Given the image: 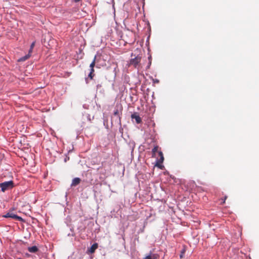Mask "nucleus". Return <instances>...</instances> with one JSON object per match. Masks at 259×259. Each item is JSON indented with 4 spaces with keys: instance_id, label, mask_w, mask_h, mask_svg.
<instances>
[{
    "instance_id": "nucleus-1",
    "label": "nucleus",
    "mask_w": 259,
    "mask_h": 259,
    "mask_svg": "<svg viewBox=\"0 0 259 259\" xmlns=\"http://www.w3.org/2000/svg\"><path fill=\"white\" fill-rule=\"evenodd\" d=\"M14 183L12 181H7L0 183V188L3 192L12 189L14 187Z\"/></svg>"
},
{
    "instance_id": "nucleus-2",
    "label": "nucleus",
    "mask_w": 259,
    "mask_h": 259,
    "mask_svg": "<svg viewBox=\"0 0 259 259\" xmlns=\"http://www.w3.org/2000/svg\"><path fill=\"white\" fill-rule=\"evenodd\" d=\"M3 217L6 218H10L22 222H25V221L23 219L14 214L11 211L7 212L5 215H3Z\"/></svg>"
},
{
    "instance_id": "nucleus-3",
    "label": "nucleus",
    "mask_w": 259,
    "mask_h": 259,
    "mask_svg": "<svg viewBox=\"0 0 259 259\" xmlns=\"http://www.w3.org/2000/svg\"><path fill=\"white\" fill-rule=\"evenodd\" d=\"M141 60L140 56L135 57L134 58L131 59L130 62V65H133L135 68H137Z\"/></svg>"
},
{
    "instance_id": "nucleus-4",
    "label": "nucleus",
    "mask_w": 259,
    "mask_h": 259,
    "mask_svg": "<svg viewBox=\"0 0 259 259\" xmlns=\"http://www.w3.org/2000/svg\"><path fill=\"white\" fill-rule=\"evenodd\" d=\"M98 244L97 243H95L94 244H93L92 246L90 248H88L87 251V253L88 254H92V253H94L95 251V250L98 248Z\"/></svg>"
},
{
    "instance_id": "nucleus-5",
    "label": "nucleus",
    "mask_w": 259,
    "mask_h": 259,
    "mask_svg": "<svg viewBox=\"0 0 259 259\" xmlns=\"http://www.w3.org/2000/svg\"><path fill=\"white\" fill-rule=\"evenodd\" d=\"M131 118L135 119L137 123L139 124L142 122V119L137 112H135L131 115Z\"/></svg>"
},
{
    "instance_id": "nucleus-6",
    "label": "nucleus",
    "mask_w": 259,
    "mask_h": 259,
    "mask_svg": "<svg viewBox=\"0 0 259 259\" xmlns=\"http://www.w3.org/2000/svg\"><path fill=\"white\" fill-rule=\"evenodd\" d=\"M159 256L158 254L152 253L151 252L149 254L147 255L143 259H159Z\"/></svg>"
},
{
    "instance_id": "nucleus-7",
    "label": "nucleus",
    "mask_w": 259,
    "mask_h": 259,
    "mask_svg": "<svg viewBox=\"0 0 259 259\" xmlns=\"http://www.w3.org/2000/svg\"><path fill=\"white\" fill-rule=\"evenodd\" d=\"M80 179L79 178H75L73 179L71 186H75L77 185H78L80 182Z\"/></svg>"
},
{
    "instance_id": "nucleus-8",
    "label": "nucleus",
    "mask_w": 259,
    "mask_h": 259,
    "mask_svg": "<svg viewBox=\"0 0 259 259\" xmlns=\"http://www.w3.org/2000/svg\"><path fill=\"white\" fill-rule=\"evenodd\" d=\"M28 250L30 253H35L38 251V249L36 246H33L32 247H29L28 248Z\"/></svg>"
},
{
    "instance_id": "nucleus-9",
    "label": "nucleus",
    "mask_w": 259,
    "mask_h": 259,
    "mask_svg": "<svg viewBox=\"0 0 259 259\" xmlns=\"http://www.w3.org/2000/svg\"><path fill=\"white\" fill-rule=\"evenodd\" d=\"M158 155L160 156V159L158 160L159 163H162L164 160V157L163 155V153L161 151L158 152Z\"/></svg>"
},
{
    "instance_id": "nucleus-10",
    "label": "nucleus",
    "mask_w": 259,
    "mask_h": 259,
    "mask_svg": "<svg viewBox=\"0 0 259 259\" xmlns=\"http://www.w3.org/2000/svg\"><path fill=\"white\" fill-rule=\"evenodd\" d=\"M159 147L158 146H155L152 150V157H155V155H156V153L157 152H158V149Z\"/></svg>"
},
{
    "instance_id": "nucleus-11",
    "label": "nucleus",
    "mask_w": 259,
    "mask_h": 259,
    "mask_svg": "<svg viewBox=\"0 0 259 259\" xmlns=\"http://www.w3.org/2000/svg\"><path fill=\"white\" fill-rule=\"evenodd\" d=\"M94 71L95 70H94V68H91L90 72L88 75V77H89L91 79H92L94 76Z\"/></svg>"
},
{
    "instance_id": "nucleus-12",
    "label": "nucleus",
    "mask_w": 259,
    "mask_h": 259,
    "mask_svg": "<svg viewBox=\"0 0 259 259\" xmlns=\"http://www.w3.org/2000/svg\"><path fill=\"white\" fill-rule=\"evenodd\" d=\"M30 56V54H27L26 55H25V56L21 58L19 60L20 61H24L25 60H26L27 59H28Z\"/></svg>"
},
{
    "instance_id": "nucleus-13",
    "label": "nucleus",
    "mask_w": 259,
    "mask_h": 259,
    "mask_svg": "<svg viewBox=\"0 0 259 259\" xmlns=\"http://www.w3.org/2000/svg\"><path fill=\"white\" fill-rule=\"evenodd\" d=\"M96 56H95L94 58V60L93 61H92V62L91 63L90 65V68H94V67H95V63H96Z\"/></svg>"
},
{
    "instance_id": "nucleus-14",
    "label": "nucleus",
    "mask_w": 259,
    "mask_h": 259,
    "mask_svg": "<svg viewBox=\"0 0 259 259\" xmlns=\"http://www.w3.org/2000/svg\"><path fill=\"white\" fill-rule=\"evenodd\" d=\"M114 115H119V111H118V109H116V110L114 111Z\"/></svg>"
},
{
    "instance_id": "nucleus-15",
    "label": "nucleus",
    "mask_w": 259,
    "mask_h": 259,
    "mask_svg": "<svg viewBox=\"0 0 259 259\" xmlns=\"http://www.w3.org/2000/svg\"><path fill=\"white\" fill-rule=\"evenodd\" d=\"M34 46H35V42H33L30 46L31 49H33Z\"/></svg>"
},
{
    "instance_id": "nucleus-16",
    "label": "nucleus",
    "mask_w": 259,
    "mask_h": 259,
    "mask_svg": "<svg viewBox=\"0 0 259 259\" xmlns=\"http://www.w3.org/2000/svg\"><path fill=\"white\" fill-rule=\"evenodd\" d=\"M32 50L33 49H31V48H30V49H29V53L28 54H30L31 55L32 52Z\"/></svg>"
},
{
    "instance_id": "nucleus-17",
    "label": "nucleus",
    "mask_w": 259,
    "mask_h": 259,
    "mask_svg": "<svg viewBox=\"0 0 259 259\" xmlns=\"http://www.w3.org/2000/svg\"><path fill=\"white\" fill-rule=\"evenodd\" d=\"M151 64V60H150V61H149L148 65L147 66L148 68H149Z\"/></svg>"
},
{
    "instance_id": "nucleus-18",
    "label": "nucleus",
    "mask_w": 259,
    "mask_h": 259,
    "mask_svg": "<svg viewBox=\"0 0 259 259\" xmlns=\"http://www.w3.org/2000/svg\"><path fill=\"white\" fill-rule=\"evenodd\" d=\"M148 60H149V61H150V60H151L152 61V57L151 56H150L149 57H148Z\"/></svg>"
},
{
    "instance_id": "nucleus-19",
    "label": "nucleus",
    "mask_w": 259,
    "mask_h": 259,
    "mask_svg": "<svg viewBox=\"0 0 259 259\" xmlns=\"http://www.w3.org/2000/svg\"><path fill=\"white\" fill-rule=\"evenodd\" d=\"M75 2H79L80 0H74Z\"/></svg>"
},
{
    "instance_id": "nucleus-20",
    "label": "nucleus",
    "mask_w": 259,
    "mask_h": 259,
    "mask_svg": "<svg viewBox=\"0 0 259 259\" xmlns=\"http://www.w3.org/2000/svg\"><path fill=\"white\" fill-rule=\"evenodd\" d=\"M180 257H181V258L183 257V254H181L180 255Z\"/></svg>"
}]
</instances>
